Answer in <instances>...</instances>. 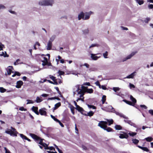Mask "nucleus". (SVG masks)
<instances>
[{
    "mask_svg": "<svg viewBox=\"0 0 153 153\" xmlns=\"http://www.w3.org/2000/svg\"><path fill=\"white\" fill-rule=\"evenodd\" d=\"M99 45L97 44H92L89 47V48H91L94 47H98Z\"/></svg>",
    "mask_w": 153,
    "mask_h": 153,
    "instance_id": "obj_49",
    "label": "nucleus"
},
{
    "mask_svg": "<svg viewBox=\"0 0 153 153\" xmlns=\"http://www.w3.org/2000/svg\"><path fill=\"white\" fill-rule=\"evenodd\" d=\"M56 122L59 123L60 126L62 127H64V125L59 120H58Z\"/></svg>",
    "mask_w": 153,
    "mask_h": 153,
    "instance_id": "obj_56",
    "label": "nucleus"
},
{
    "mask_svg": "<svg viewBox=\"0 0 153 153\" xmlns=\"http://www.w3.org/2000/svg\"><path fill=\"white\" fill-rule=\"evenodd\" d=\"M4 45H2L1 42H0V51L3 50V46H4Z\"/></svg>",
    "mask_w": 153,
    "mask_h": 153,
    "instance_id": "obj_57",
    "label": "nucleus"
},
{
    "mask_svg": "<svg viewBox=\"0 0 153 153\" xmlns=\"http://www.w3.org/2000/svg\"><path fill=\"white\" fill-rule=\"evenodd\" d=\"M106 120L107 121V123H108V126H110L111 124H112L114 123V121L112 119H111V120H109L108 119H106Z\"/></svg>",
    "mask_w": 153,
    "mask_h": 153,
    "instance_id": "obj_22",
    "label": "nucleus"
},
{
    "mask_svg": "<svg viewBox=\"0 0 153 153\" xmlns=\"http://www.w3.org/2000/svg\"><path fill=\"white\" fill-rule=\"evenodd\" d=\"M12 72V70L10 69H9L7 70V73L8 75H10L11 74V73Z\"/></svg>",
    "mask_w": 153,
    "mask_h": 153,
    "instance_id": "obj_52",
    "label": "nucleus"
},
{
    "mask_svg": "<svg viewBox=\"0 0 153 153\" xmlns=\"http://www.w3.org/2000/svg\"><path fill=\"white\" fill-rule=\"evenodd\" d=\"M96 85L99 86V87L100 88H101V85L98 81H97L95 83Z\"/></svg>",
    "mask_w": 153,
    "mask_h": 153,
    "instance_id": "obj_44",
    "label": "nucleus"
},
{
    "mask_svg": "<svg viewBox=\"0 0 153 153\" xmlns=\"http://www.w3.org/2000/svg\"><path fill=\"white\" fill-rule=\"evenodd\" d=\"M133 143L136 145L139 142V140L136 139H132Z\"/></svg>",
    "mask_w": 153,
    "mask_h": 153,
    "instance_id": "obj_28",
    "label": "nucleus"
},
{
    "mask_svg": "<svg viewBox=\"0 0 153 153\" xmlns=\"http://www.w3.org/2000/svg\"><path fill=\"white\" fill-rule=\"evenodd\" d=\"M54 88L57 91L58 93L60 95H61V92L59 91V88L57 87H54Z\"/></svg>",
    "mask_w": 153,
    "mask_h": 153,
    "instance_id": "obj_46",
    "label": "nucleus"
},
{
    "mask_svg": "<svg viewBox=\"0 0 153 153\" xmlns=\"http://www.w3.org/2000/svg\"><path fill=\"white\" fill-rule=\"evenodd\" d=\"M84 14L83 12L80 13V14H79L78 16V18L79 20H80L81 19L84 20Z\"/></svg>",
    "mask_w": 153,
    "mask_h": 153,
    "instance_id": "obj_16",
    "label": "nucleus"
},
{
    "mask_svg": "<svg viewBox=\"0 0 153 153\" xmlns=\"http://www.w3.org/2000/svg\"><path fill=\"white\" fill-rule=\"evenodd\" d=\"M128 124L129 125H131V126H132L134 127H135L136 126V124L133 123L132 122H131V120H129L128 121Z\"/></svg>",
    "mask_w": 153,
    "mask_h": 153,
    "instance_id": "obj_38",
    "label": "nucleus"
},
{
    "mask_svg": "<svg viewBox=\"0 0 153 153\" xmlns=\"http://www.w3.org/2000/svg\"><path fill=\"white\" fill-rule=\"evenodd\" d=\"M94 114V112L92 111H89V112L87 113V116H89L90 117H91Z\"/></svg>",
    "mask_w": 153,
    "mask_h": 153,
    "instance_id": "obj_29",
    "label": "nucleus"
},
{
    "mask_svg": "<svg viewBox=\"0 0 153 153\" xmlns=\"http://www.w3.org/2000/svg\"><path fill=\"white\" fill-rule=\"evenodd\" d=\"M90 14L88 15H85V17H84V20H87L88 19L90 18Z\"/></svg>",
    "mask_w": 153,
    "mask_h": 153,
    "instance_id": "obj_43",
    "label": "nucleus"
},
{
    "mask_svg": "<svg viewBox=\"0 0 153 153\" xmlns=\"http://www.w3.org/2000/svg\"><path fill=\"white\" fill-rule=\"evenodd\" d=\"M27 101L28 102L27 103V104H33L34 103L33 101L32 100H27Z\"/></svg>",
    "mask_w": 153,
    "mask_h": 153,
    "instance_id": "obj_48",
    "label": "nucleus"
},
{
    "mask_svg": "<svg viewBox=\"0 0 153 153\" xmlns=\"http://www.w3.org/2000/svg\"><path fill=\"white\" fill-rule=\"evenodd\" d=\"M114 128L117 130H121L122 129V127L120 125H116L115 126Z\"/></svg>",
    "mask_w": 153,
    "mask_h": 153,
    "instance_id": "obj_24",
    "label": "nucleus"
},
{
    "mask_svg": "<svg viewBox=\"0 0 153 153\" xmlns=\"http://www.w3.org/2000/svg\"><path fill=\"white\" fill-rule=\"evenodd\" d=\"M54 146H55V148L57 149L58 152H59V153H63V152H62V151L58 147V146H57L55 144H54Z\"/></svg>",
    "mask_w": 153,
    "mask_h": 153,
    "instance_id": "obj_36",
    "label": "nucleus"
},
{
    "mask_svg": "<svg viewBox=\"0 0 153 153\" xmlns=\"http://www.w3.org/2000/svg\"><path fill=\"white\" fill-rule=\"evenodd\" d=\"M115 113L117 115L121 117H123L124 118H127V117L125 116L124 114L121 113H120L117 112Z\"/></svg>",
    "mask_w": 153,
    "mask_h": 153,
    "instance_id": "obj_20",
    "label": "nucleus"
},
{
    "mask_svg": "<svg viewBox=\"0 0 153 153\" xmlns=\"http://www.w3.org/2000/svg\"><path fill=\"white\" fill-rule=\"evenodd\" d=\"M43 60L41 61L42 62V65L43 66H45L46 65H48V66H50L51 63H49L48 61L47 58L45 57H43Z\"/></svg>",
    "mask_w": 153,
    "mask_h": 153,
    "instance_id": "obj_5",
    "label": "nucleus"
},
{
    "mask_svg": "<svg viewBox=\"0 0 153 153\" xmlns=\"http://www.w3.org/2000/svg\"><path fill=\"white\" fill-rule=\"evenodd\" d=\"M123 132V134H119V137L121 139L126 138L127 139L128 137V135L127 133L123 132Z\"/></svg>",
    "mask_w": 153,
    "mask_h": 153,
    "instance_id": "obj_6",
    "label": "nucleus"
},
{
    "mask_svg": "<svg viewBox=\"0 0 153 153\" xmlns=\"http://www.w3.org/2000/svg\"><path fill=\"white\" fill-rule=\"evenodd\" d=\"M53 84L57 85L58 84V82L57 81V79H56L54 81H53Z\"/></svg>",
    "mask_w": 153,
    "mask_h": 153,
    "instance_id": "obj_62",
    "label": "nucleus"
},
{
    "mask_svg": "<svg viewBox=\"0 0 153 153\" xmlns=\"http://www.w3.org/2000/svg\"><path fill=\"white\" fill-rule=\"evenodd\" d=\"M101 88H102V89L105 90L107 89L105 86L104 85H102L101 86Z\"/></svg>",
    "mask_w": 153,
    "mask_h": 153,
    "instance_id": "obj_64",
    "label": "nucleus"
},
{
    "mask_svg": "<svg viewBox=\"0 0 153 153\" xmlns=\"http://www.w3.org/2000/svg\"><path fill=\"white\" fill-rule=\"evenodd\" d=\"M50 78L53 81H54L56 79L55 77L51 75L50 76Z\"/></svg>",
    "mask_w": 153,
    "mask_h": 153,
    "instance_id": "obj_55",
    "label": "nucleus"
},
{
    "mask_svg": "<svg viewBox=\"0 0 153 153\" xmlns=\"http://www.w3.org/2000/svg\"><path fill=\"white\" fill-rule=\"evenodd\" d=\"M49 95L48 94H42L41 95V96L42 97H46L48 96Z\"/></svg>",
    "mask_w": 153,
    "mask_h": 153,
    "instance_id": "obj_59",
    "label": "nucleus"
},
{
    "mask_svg": "<svg viewBox=\"0 0 153 153\" xmlns=\"http://www.w3.org/2000/svg\"><path fill=\"white\" fill-rule=\"evenodd\" d=\"M85 91L83 90L82 89H80V90L78 92V94H85Z\"/></svg>",
    "mask_w": 153,
    "mask_h": 153,
    "instance_id": "obj_34",
    "label": "nucleus"
},
{
    "mask_svg": "<svg viewBox=\"0 0 153 153\" xmlns=\"http://www.w3.org/2000/svg\"><path fill=\"white\" fill-rule=\"evenodd\" d=\"M49 149L50 150H53L54 151H55V148L53 146H51L50 147H48V149L47 150Z\"/></svg>",
    "mask_w": 153,
    "mask_h": 153,
    "instance_id": "obj_54",
    "label": "nucleus"
},
{
    "mask_svg": "<svg viewBox=\"0 0 153 153\" xmlns=\"http://www.w3.org/2000/svg\"><path fill=\"white\" fill-rule=\"evenodd\" d=\"M52 46V41L51 40H49L48 43L47 47V49L48 50H51V49Z\"/></svg>",
    "mask_w": 153,
    "mask_h": 153,
    "instance_id": "obj_13",
    "label": "nucleus"
},
{
    "mask_svg": "<svg viewBox=\"0 0 153 153\" xmlns=\"http://www.w3.org/2000/svg\"><path fill=\"white\" fill-rule=\"evenodd\" d=\"M10 128L11 130L7 129V130L5 131V133L10 134V136L15 137H17V134H18L23 139L26 140L27 138L26 136L23 134H19L14 128L11 126Z\"/></svg>",
    "mask_w": 153,
    "mask_h": 153,
    "instance_id": "obj_1",
    "label": "nucleus"
},
{
    "mask_svg": "<svg viewBox=\"0 0 153 153\" xmlns=\"http://www.w3.org/2000/svg\"><path fill=\"white\" fill-rule=\"evenodd\" d=\"M106 100V96L105 95H103L102 97V104L104 103L105 101Z\"/></svg>",
    "mask_w": 153,
    "mask_h": 153,
    "instance_id": "obj_31",
    "label": "nucleus"
},
{
    "mask_svg": "<svg viewBox=\"0 0 153 153\" xmlns=\"http://www.w3.org/2000/svg\"><path fill=\"white\" fill-rule=\"evenodd\" d=\"M149 112L153 116V110H149Z\"/></svg>",
    "mask_w": 153,
    "mask_h": 153,
    "instance_id": "obj_63",
    "label": "nucleus"
},
{
    "mask_svg": "<svg viewBox=\"0 0 153 153\" xmlns=\"http://www.w3.org/2000/svg\"><path fill=\"white\" fill-rule=\"evenodd\" d=\"M135 72H134L133 73H131V74H130L128 76H126V78H128V79H130V78H133L134 77V74L135 73Z\"/></svg>",
    "mask_w": 153,
    "mask_h": 153,
    "instance_id": "obj_21",
    "label": "nucleus"
},
{
    "mask_svg": "<svg viewBox=\"0 0 153 153\" xmlns=\"http://www.w3.org/2000/svg\"><path fill=\"white\" fill-rule=\"evenodd\" d=\"M42 100H43L40 98L39 97H37L36 100H35V102L37 103H39L41 102Z\"/></svg>",
    "mask_w": 153,
    "mask_h": 153,
    "instance_id": "obj_27",
    "label": "nucleus"
},
{
    "mask_svg": "<svg viewBox=\"0 0 153 153\" xmlns=\"http://www.w3.org/2000/svg\"><path fill=\"white\" fill-rule=\"evenodd\" d=\"M6 91V89L3 87H0V92L1 93H4Z\"/></svg>",
    "mask_w": 153,
    "mask_h": 153,
    "instance_id": "obj_39",
    "label": "nucleus"
},
{
    "mask_svg": "<svg viewBox=\"0 0 153 153\" xmlns=\"http://www.w3.org/2000/svg\"><path fill=\"white\" fill-rule=\"evenodd\" d=\"M53 3V0H43L39 2V4L42 6L52 5Z\"/></svg>",
    "mask_w": 153,
    "mask_h": 153,
    "instance_id": "obj_2",
    "label": "nucleus"
},
{
    "mask_svg": "<svg viewBox=\"0 0 153 153\" xmlns=\"http://www.w3.org/2000/svg\"><path fill=\"white\" fill-rule=\"evenodd\" d=\"M70 108H71V110L72 113L73 114H74V106L73 105H71L70 106Z\"/></svg>",
    "mask_w": 153,
    "mask_h": 153,
    "instance_id": "obj_37",
    "label": "nucleus"
},
{
    "mask_svg": "<svg viewBox=\"0 0 153 153\" xmlns=\"http://www.w3.org/2000/svg\"><path fill=\"white\" fill-rule=\"evenodd\" d=\"M39 113L41 115L47 116L46 111L43 110V109H40L39 110Z\"/></svg>",
    "mask_w": 153,
    "mask_h": 153,
    "instance_id": "obj_11",
    "label": "nucleus"
},
{
    "mask_svg": "<svg viewBox=\"0 0 153 153\" xmlns=\"http://www.w3.org/2000/svg\"><path fill=\"white\" fill-rule=\"evenodd\" d=\"M83 66H85L87 68H89L90 66V65L87 63H85L83 65H80L81 67H82Z\"/></svg>",
    "mask_w": 153,
    "mask_h": 153,
    "instance_id": "obj_42",
    "label": "nucleus"
},
{
    "mask_svg": "<svg viewBox=\"0 0 153 153\" xmlns=\"http://www.w3.org/2000/svg\"><path fill=\"white\" fill-rule=\"evenodd\" d=\"M137 2L139 5H141L143 4L144 3V1L143 0H135Z\"/></svg>",
    "mask_w": 153,
    "mask_h": 153,
    "instance_id": "obj_30",
    "label": "nucleus"
},
{
    "mask_svg": "<svg viewBox=\"0 0 153 153\" xmlns=\"http://www.w3.org/2000/svg\"><path fill=\"white\" fill-rule=\"evenodd\" d=\"M38 108L37 107L33 106L31 108L32 111L37 115H39V113L38 111Z\"/></svg>",
    "mask_w": 153,
    "mask_h": 153,
    "instance_id": "obj_7",
    "label": "nucleus"
},
{
    "mask_svg": "<svg viewBox=\"0 0 153 153\" xmlns=\"http://www.w3.org/2000/svg\"><path fill=\"white\" fill-rule=\"evenodd\" d=\"M150 19L149 18H147L145 20H144V22L146 23H148L150 21Z\"/></svg>",
    "mask_w": 153,
    "mask_h": 153,
    "instance_id": "obj_50",
    "label": "nucleus"
},
{
    "mask_svg": "<svg viewBox=\"0 0 153 153\" xmlns=\"http://www.w3.org/2000/svg\"><path fill=\"white\" fill-rule=\"evenodd\" d=\"M96 55L95 54L93 53L91 54V58L92 60H96L99 58V57L96 56Z\"/></svg>",
    "mask_w": 153,
    "mask_h": 153,
    "instance_id": "obj_15",
    "label": "nucleus"
},
{
    "mask_svg": "<svg viewBox=\"0 0 153 153\" xmlns=\"http://www.w3.org/2000/svg\"><path fill=\"white\" fill-rule=\"evenodd\" d=\"M107 122L102 121L99 122L98 124V126L104 130L107 127Z\"/></svg>",
    "mask_w": 153,
    "mask_h": 153,
    "instance_id": "obj_4",
    "label": "nucleus"
},
{
    "mask_svg": "<svg viewBox=\"0 0 153 153\" xmlns=\"http://www.w3.org/2000/svg\"><path fill=\"white\" fill-rule=\"evenodd\" d=\"M137 146L139 148L141 149L144 151H145L146 152H149V149L147 147H142L139 145H137Z\"/></svg>",
    "mask_w": 153,
    "mask_h": 153,
    "instance_id": "obj_12",
    "label": "nucleus"
},
{
    "mask_svg": "<svg viewBox=\"0 0 153 153\" xmlns=\"http://www.w3.org/2000/svg\"><path fill=\"white\" fill-rule=\"evenodd\" d=\"M129 86L131 88H135V86L133 84H132L131 83L129 84Z\"/></svg>",
    "mask_w": 153,
    "mask_h": 153,
    "instance_id": "obj_58",
    "label": "nucleus"
},
{
    "mask_svg": "<svg viewBox=\"0 0 153 153\" xmlns=\"http://www.w3.org/2000/svg\"><path fill=\"white\" fill-rule=\"evenodd\" d=\"M82 88H85L86 89V92L87 93L91 94L93 92L94 90L92 88H88L87 87L82 86Z\"/></svg>",
    "mask_w": 153,
    "mask_h": 153,
    "instance_id": "obj_8",
    "label": "nucleus"
},
{
    "mask_svg": "<svg viewBox=\"0 0 153 153\" xmlns=\"http://www.w3.org/2000/svg\"><path fill=\"white\" fill-rule=\"evenodd\" d=\"M23 82L22 81H19L16 82V88H19L21 87V86L23 85Z\"/></svg>",
    "mask_w": 153,
    "mask_h": 153,
    "instance_id": "obj_9",
    "label": "nucleus"
},
{
    "mask_svg": "<svg viewBox=\"0 0 153 153\" xmlns=\"http://www.w3.org/2000/svg\"><path fill=\"white\" fill-rule=\"evenodd\" d=\"M58 73H59V75H63L65 73L64 71H60V70H59V71H58Z\"/></svg>",
    "mask_w": 153,
    "mask_h": 153,
    "instance_id": "obj_51",
    "label": "nucleus"
},
{
    "mask_svg": "<svg viewBox=\"0 0 153 153\" xmlns=\"http://www.w3.org/2000/svg\"><path fill=\"white\" fill-rule=\"evenodd\" d=\"M19 110L21 111H26L27 109L24 108L23 107H21L19 108Z\"/></svg>",
    "mask_w": 153,
    "mask_h": 153,
    "instance_id": "obj_53",
    "label": "nucleus"
},
{
    "mask_svg": "<svg viewBox=\"0 0 153 153\" xmlns=\"http://www.w3.org/2000/svg\"><path fill=\"white\" fill-rule=\"evenodd\" d=\"M145 140L148 142H151L153 140V138L151 137H149L145 138Z\"/></svg>",
    "mask_w": 153,
    "mask_h": 153,
    "instance_id": "obj_26",
    "label": "nucleus"
},
{
    "mask_svg": "<svg viewBox=\"0 0 153 153\" xmlns=\"http://www.w3.org/2000/svg\"><path fill=\"white\" fill-rule=\"evenodd\" d=\"M14 73L16 76L17 75L18 76H20L21 75L20 74L19 72L17 71H16Z\"/></svg>",
    "mask_w": 153,
    "mask_h": 153,
    "instance_id": "obj_61",
    "label": "nucleus"
},
{
    "mask_svg": "<svg viewBox=\"0 0 153 153\" xmlns=\"http://www.w3.org/2000/svg\"><path fill=\"white\" fill-rule=\"evenodd\" d=\"M40 144L44 147L45 149L47 150L48 149V145L45 143H43V141L42 142V141L40 142Z\"/></svg>",
    "mask_w": 153,
    "mask_h": 153,
    "instance_id": "obj_14",
    "label": "nucleus"
},
{
    "mask_svg": "<svg viewBox=\"0 0 153 153\" xmlns=\"http://www.w3.org/2000/svg\"><path fill=\"white\" fill-rule=\"evenodd\" d=\"M140 107L141 108H144L145 109H146L147 108V107L145 105H140Z\"/></svg>",
    "mask_w": 153,
    "mask_h": 153,
    "instance_id": "obj_60",
    "label": "nucleus"
},
{
    "mask_svg": "<svg viewBox=\"0 0 153 153\" xmlns=\"http://www.w3.org/2000/svg\"><path fill=\"white\" fill-rule=\"evenodd\" d=\"M83 33L84 34H86L88 33L89 32V30L88 29V28L87 29L84 30L82 31Z\"/></svg>",
    "mask_w": 153,
    "mask_h": 153,
    "instance_id": "obj_35",
    "label": "nucleus"
},
{
    "mask_svg": "<svg viewBox=\"0 0 153 153\" xmlns=\"http://www.w3.org/2000/svg\"><path fill=\"white\" fill-rule=\"evenodd\" d=\"M137 134V133L131 132H129V133H128V135H129L130 136L133 137L136 135Z\"/></svg>",
    "mask_w": 153,
    "mask_h": 153,
    "instance_id": "obj_33",
    "label": "nucleus"
},
{
    "mask_svg": "<svg viewBox=\"0 0 153 153\" xmlns=\"http://www.w3.org/2000/svg\"><path fill=\"white\" fill-rule=\"evenodd\" d=\"M105 130H106L107 132H109L111 131H113L114 130L112 128L110 127H108L107 126L106 128L104 129Z\"/></svg>",
    "mask_w": 153,
    "mask_h": 153,
    "instance_id": "obj_23",
    "label": "nucleus"
},
{
    "mask_svg": "<svg viewBox=\"0 0 153 153\" xmlns=\"http://www.w3.org/2000/svg\"><path fill=\"white\" fill-rule=\"evenodd\" d=\"M30 136L36 142L40 144L41 141H43L44 139H42L37 135L32 133L30 134Z\"/></svg>",
    "mask_w": 153,
    "mask_h": 153,
    "instance_id": "obj_3",
    "label": "nucleus"
},
{
    "mask_svg": "<svg viewBox=\"0 0 153 153\" xmlns=\"http://www.w3.org/2000/svg\"><path fill=\"white\" fill-rule=\"evenodd\" d=\"M87 106L89 108H92L93 109H95L96 108L95 106L93 105H91L89 104H87Z\"/></svg>",
    "mask_w": 153,
    "mask_h": 153,
    "instance_id": "obj_40",
    "label": "nucleus"
},
{
    "mask_svg": "<svg viewBox=\"0 0 153 153\" xmlns=\"http://www.w3.org/2000/svg\"><path fill=\"white\" fill-rule=\"evenodd\" d=\"M61 105V104L60 102H58L55 104L54 107L53 108V112L54 111L57 109L58 107L60 106Z\"/></svg>",
    "mask_w": 153,
    "mask_h": 153,
    "instance_id": "obj_17",
    "label": "nucleus"
},
{
    "mask_svg": "<svg viewBox=\"0 0 153 153\" xmlns=\"http://www.w3.org/2000/svg\"><path fill=\"white\" fill-rule=\"evenodd\" d=\"M5 54H4V53L3 52H2V53L1 54H0V56H4V57H8V55L7 54L6 52H5Z\"/></svg>",
    "mask_w": 153,
    "mask_h": 153,
    "instance_id": "obj_32",
    "label": "nucleus"
},
{
    "mask_svg": "<svg viewBox=\"0 0 153 153\" xmlns=\"http://www.w3.org/2000/svg\"><path fill=\"white\" fill-rule=\"evenodd\" d=\"M137 53V51L132 52L131 54H130V55H128L126 57V59L125 60H124V61H125L126 60L130 59L132 56H134Z\"/></svg>",
    "mask_w": 153,
    "mask_h": 153,
    "instance_id": "obj_10",
    "label": "nucleus"
},
{
    "mask_svg": "<svg viewBox=\"0 0 153 153\" xmlns=\"http://www.w3.org/2000/svg\"><path fill=\"white\" fill-rule=\"evenodd\" d=\"M130 99L131 100L132 102V103H133V106H134L135 103L137 102V100L136 99L134 98L132 95H131L130 96Z\"/></svg>",
    "mask_w": 153,
    "mask_h": 153,
    "instance_id": "obj_18",
    "label": "nucleus"
},
{
    "mask_svg": "<svg viewBox=\"0 0 153 153\" xmlns=\"http://www.w3.org/2000/svg\"><path fill=\"white\" fill-rule=\"evenodd\" d=\"M123 101L129 105L133 106V103L130 101L127 100H124Z\"/></svg>",
    "mask_w": 153,
    "mask_h": 153,
    "instance_id": "obj_25",
    "label": "nucleus"
},
{
    "mask_svg": "<svg viewBox=\"0 0 153 153\" xmlns=\"http://www.w3.org/2000/svg\"><path fill=\"white\" fill-rule=\"evenodd\" d=\"M103 55L104 58H108L107 57V56L108 55V52L107 51H106L105 53H103Z\"/></svg>",
    "mask_w": 153,
    "mask_h": 153,
    "instance_id": "obj_47",
    "label": "nucleus"
},
{
    "mask_svg": "<svg viewBox=\"0 0 153 153\" xmlns=\"http://www.w3.org/2000/svg\"><path fill=\"white\" fill-rule=\"evenodd\" d=\"M51 117L52 119H53L56 122H57L59 120L56 118H55V117L53 116L52 115H51Z\"/></svg>",
    "mask_w": 153,
    "mask_h": 153,
    "instance_id": "obj_41",
    "label": "nucleus"
},
{
    "mask_svg": "<svg viewBox=\"0 0 153 153\" xmlns=\"http://www.w3.org/2000/svg\"><path fill=\"white\" fill-rule=\"evenodd\" d=\"M113 90L115 92H117V91L120 90V88L119 87H113Z\"/></svg>",
    "mask_w": 153,
    "mask_h": 153,
    "instance_id": "obj_45",
    "label": "nucleus"
},
{
    "mask_svg": "<svg viewBox=\"0 0 153 153\" xmlns=\"http://www.w3.org/2000/svg\"><path fill=\"white\" fill-rule=\"evenodd\" d=\"M76 109L80 113H82V111H84V109L79 105H77L76 107Z\"/></svg>",
    "mask_w": 153,
    "mask_h": 153,
    "instance_id": "obj_19",
    "label": "nucleus"
}]
</instances>
